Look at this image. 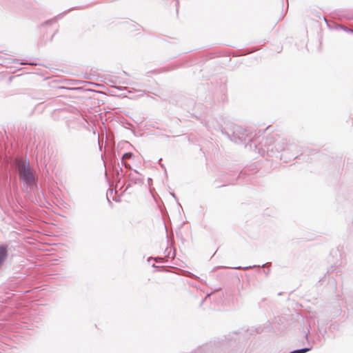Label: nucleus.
<instances>
[{
  "label": "nucleus",
  "mask_w": 353,
  "mask_h": 353,
  "mask_svg": "<svg viewBox=\"0 0 353 353\" xmlns=\"http://www.w3.org/2000/svg\"><path fill=\"white\" fill-rule=\"evenodd\" d=\"M14 165L18 172L20 181L28 187L35 185V177L30 166L29 160L26 159H16Z\"/></svg>",
  "instance_id": "1"
},
{
  "label": "nucleus",
  "mask_w": 353,
  "mask_h": 353,
  "mask_svg": "<svg viewBox=\"0 0 353 353\" xmlns=\"http://www.w3.org/2000/svg\"><path fill=\"white\" fill-rule=\"evenodd\" d=\"M230 132H226L227 137L233 142L236 144H245V147L252 148V145L250 144L252 141L253 136L252 132H248L247 130L243 128L234 125L230 129Z\"/></svg>",
  "instance_id": "2"
},
{
  "label": "nucleus",
  "mask_w": 353,
  "mask_h": 353,
  "mask_svg": "<svg viewBox=\"0 0 353 353\" xmlns=\"http://www.w3.org/2000/svg\"><path fill=\"white\" fill-rule=\"evenodd\" d=\"M266 147V152L268 153H274V152H285L288 150H293L296 146L293 144H290L287 140L284 138L278 137L276 139L272 140V139L265 143Z\"/></svg>",
  "instance_id": "3"
},
{
  "label": "nucleus",
  "mask_w": 353,
  "mask_h": 353,
  "mask_svg": "<svg viewBox=\"0 0 353 353\" xmlns=\"http://www.w3.org/2000/svg\"><path fill=\"white\" fill-rule=\"evenodd\" d=\"M132 157V154L130 153V152H127V153H125L123 157H122V159H130Z\"/></svg>",
  "instance_id": "4"
},
{
  "label": "nucleus",
  "mask_w": 353,
  "mask_h": 353,
  "mask_svg": "<svg viewBox=\"0 0 353 353\" xmlns=\"http://www.w3.org/2000/svg\"><path fill=\"white\" fill-rule=\"evenodd\" d=\"M307 349H303L298 351H296L294 353H305L307 351Z\"/></svg>",
  "instance_id": "5"
},
{
  "label": "nucleus",
  "mask_w": 353,
  "mask_h": 353,
  "mask_svg": "<svg viewBox=\"0 0 353 353\" xmlns=\"http://www.w3.org/2000/svg\"><path fill=\"white\" fill-rule=\"evenodd\" d=\"M52 21H54V20H50V21H46V24H48V23H51V22H52Z\"/></svg>",
  "instance_id": "6"
},
{
  "label": "nucleus",
  "mask_w": 353,
  "mask_h": 353,
  "mask_svg": "<svg viewBox=\"0 0 353 353\" xmlns=\"http://www.w3.org/2000/svg\"><path fill=\"white\" fill-rule=\"evenodd\" d=\"M176 6L178 7L179 6V0H176Z\"/></svg>",
  "instance_id": "7"
},
{
  "label": "nucleus",
  "mask_w": 353,
  "mask_h": 353,
  "mask_svg": "<svg viewBox=\"0 0 353 353\" xmlns=\"http://www.w3.org/2000/svg\"><path fill=\"white\" fill-rule=\"evenodd\" d=\"M27 64L34 65V63H27Z\"/></svg>",
  "instance_id": "8"
}]
</instances>
